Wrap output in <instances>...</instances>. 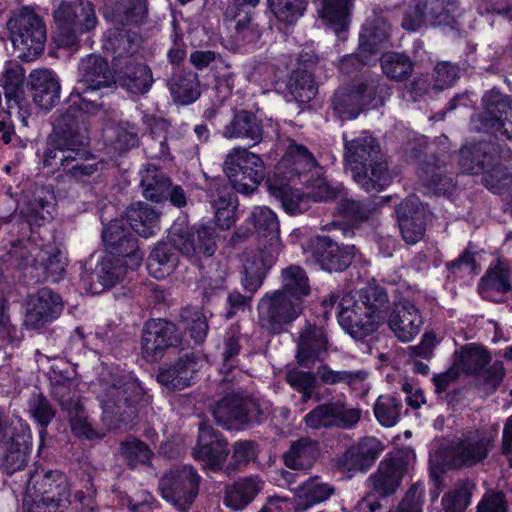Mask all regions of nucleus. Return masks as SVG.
<instances>
[{
    "label": "nucleus",
    "instance_id": "obj_1",
    "mask_svg": "<svg viewBox=\"0 0 512 512\" xmlns=\"http://www.w3.org/2000/svg\"><path fill=\"white\" fill-rule=\"evenodd\" d=\"M88 137L79 120L70 114H61L54 125V133L47 139L43 152L44 167L53 171L62 168L65 175L77 182H85L104 168V161L85 148Z\"/></svg>",
    "mask_w": 512,
    "mask_h": 512
},
{
    "label": "nucleus",
    "instance_id": "obj_2",
    "mask_svg": "<svg viewBox=\"0 0 512 512\" xmlns=\"http://www.w3.org/2000/svg\"><path fill=\"white\" fill-rule=\"evenodd\" d=\"M335 304L340 326L353 338L361 340L374 333L386 320L389 297L384 288L368 286L361 290L358 300L346 293L341 299L332 295L329 302H322L325 308Z\"/></svg>",
    "mask_w": 512,
    "mask_h": 512
},
{
    "label": "nucleus",
    "instance_id": "obj_3",
    "mask_svg": "<svg viewBox=\"0 0 512 512\" xmlns=\"http://www.w3.org/2000/svg\"><path fill=\"white\" fill-rule=\"evenodd\" d=\"M345 160L353 180L366 192H380L392 182V175L380 145L370 135L345 138Z\"/></svg>",
    "mask_w": 512,
    "mask_h": 512
},
{
    "label": "nucleus",
    "instance_id": "obj_4",
    "mask_svg": "<svg viewBox=\"0 0 512 512\" xmlns=\"http://www.w3.org/2000/svg\"><path fill=\"white\" fill-rule=\"evenodd\" d=\"M115 84L107 60L99 55H88L79 66V86L74 88L67 99L68 108L63 114L79 120L82 114L95 115L103 107L99 91Z\"/></svg>",
    "mask_w": 512,
    "mask_h": 512
},
{
    "label": "nucleus",
    "instance_id": "obj_5",
    "mask_svg": "<svg viewBox=\"0 0 512 512\" xmlns=\"http://www.w3.org/2000/svg\"><path fill=\"white\" fill-rule=\"evenodd\" d=\"M410 455L404 451H397L387 455L380 461L377 469L369 475L366 485L370 493L359 503L360 512H375L381 508L377 498H386L394 495L400 488L402 480L408 471Z\"/></svg>",
    "mask_w": 512,
    "mask_h": 512
},
{
    "label": "nucleus",
    "instance_id": "obj_6",
    "mask_svg": "<svg viewBox=\"0 0 512 512\" xmlns=\"http://www.w3.org/2000/svg\"><path fill=\"white\" fill-rule=\"evenodd\" d=\"M169 240L176 250L199 268H202V260L209 259L217 250L215 228L205 224L190 226L186 218L174 221Z\"/></svg>",
    "mask_w": 512,
    "mask_h": 512
},
{
    "label": "nucleus",
    "instance_id": "obj_7",
    "mask_svg": "<svg viewBox=\"0 0 512 512\" xmlns=\"http://www.w3.org/2000/svg\"><path fill=\"white\" fill-rule=\"evenodd\" d=\"M7 28L19 58L31 61L42 53L46 28L43 20L32 9L23 7L14 11L7 22Z\"/></svg>",
    "mask_w": 512,
    "mask_h": 512
},
{
    "label": "nucleus",
    "instance_id": "obj_8",
    "mask_svg": "<svg viewBox=\"0 0 512 512\" xmlns=\"http://www.w3.org/2000/svg\"><path fill=\"white\" fill-rule=\"evenodd\" d=\"M223 171L234 189L245 195L253 193L265 177L262 158L244 147L229 151L223 162Z\"/></svg>",
    "mask_w": 512,
    "mask_h": 512
},
{
    "label": "nucleus",
    "instance_id": "obj_9",
    "mask_svg": "<svg viewBox=\"0 0 512 512\" xmlns=\"http://www.w3.org/2000/svg\"><path fill=\"white\" fill-rule=\"evenodd\" d=\"M257 309L260 326L268 334L278 335L302 314L303 305L289 295L274 290L262 296Z\"/></svg>",
    "mask_w": 512,
    "mask_h": 512
},
{
    "label": "nucleus",
    "instance_id": "obj_10",
    "mask_svg": "<svg viewBox=\"0 0 512 512\" xmlns=\"http://www.w3.org/2000/svg\"><path fill=\"white\" fill-rule=\"evenodd\" d=\"M201 476L191 465L176 467L166 472L159 480L162 497L185 512L198 497Z\"/></svg>",
    "mask_w": 512,
    "mask_h": 512
},
{
    "label": "nucleus",
    "instance_id": "obj_11",
    "mask_svg": "<svg viewBox=\"0 0 512 512\" xmlns=\"http://www.w3.org/2000/svg\"><path fill=\"white\" fill-rule=\"evenodd\" d=\"M482 107V113L471 117V130L492 133L496 137L511 140L512 131L506 127L505 120L512 111V98L497 88H492L483 95Z\"/></svg>",
    "mask_w": 512,
    "mask_h": 512
},
{
    "label": "nucleus",
    "instance_id": "obj_12",
    "mask_svg": "<svg viewBox=\"0 0 512 512\" xmlns=\"http://www.w3.org/2000/svg\"><path fill=\"white\" fill-rule=\"evenodd\" d=\"M494 441L495 436L484 430L467 431L449 449L445 465L457 470L474 467L488 457Z\"/></svg>",
    "mask_w": 512,
    "mask_h": 512
},
{
    "label": "nucleus",
    "instance_id": "obj_13",
    "mask_svg": "<svg viewBox=\"0 0 512 512\" xmlns=\"http://www.w3.org/2000/svg\"><path fill=\"white\" fill-rule=\"evenodd\" d=\"M98 399L106 413L120 414L122 407H130L142 395V387L136 379L121 374H109L99 380Z\"/></svg>",
    "mask_w": 512,
    "mask_h": 512
},
{
    "label": "nucleus",
    "instance_id": "obj_14",
    "mask_svg": "<svg viewBox=\"0 0 512 512\" xmlns=\"http://www.w3.org/2000/svg\"><path fill=\"white\" fill-rule=\"evenodd\" d=\"M216 423L225 429H240L244 425L259 422L261 410L250 397L233 392L223 397L211 409Z\"/></svg>",
    "mask_w": 512,
    "mask_h": 512
},
{
    "label": "nucleus",
    "instance_id": "obj_15",
    "mask_svg": "<svg viewBox=\"0 0 512 512\" xmlns=\"http://www.w3.org/2000/svg\"><path fill=\"white\" fill-rule=\"evenodd\" d=\"M180 333L172 322L150 319L142 329L141 353L145 360L157 362L170 347L178 345Z\"/></svg>",
    "mask_w": 512,
    "mask_h": 512
},
{
    "label": "nucleus",
    "instance_id": "obj_16",
    "mask_svg": "<svg viewBox=\"0 0 512 512\" xmlns=\"http://www.w3.org/2000/svg\"><path fill=\"white\" fill-rule=\"evenodd\" d=\"M93 257L92 255L89 259L80 261L82 268L80 279L88 292L99 294L105 289L113 287L125 277L126 267L124 263L121 259L112 258L111 256L103 257L101 261H97L95 269L90 271Z\"/></svg>",
    "mask_w": 512,
    "mask_h": 512
},
{
    "label": "nucleus",
    "instance_id": "obj_17",
    "mask_svg": "<svg viewBox=\"0 0 512 512\" xmlns=\"http://www.w3.org/2000/svg\"><path fill=\"white\" fill-rule=\"evenodd\" d=\"M62 311L61 296L50 288H41L27 298L24 325L30 330L43 328L56 320Z\"/></svg>",
    "mask_w": 512,
    "mask_h": 512
},
{
    "label": "nucleus",
    "instance_id": "obj_18",
    "mask_svg": "<svg viewBox=\"0 0 512 512\" xmlns=\"http://www.w3.org/2000/svg\"><path fill=\"white\" fill-rule=\"evenodd\" d=\"M281 248L263 244L243 255L241 284L246 292L254 294L262 286L268 271L276 263Z\"/></svg>",
    "mask_w": 512,
    "mask_h": 512
},
{
    "label": "nucleus",
    "instance_id": "obj_19",
    "mask_svg": "<svg viewBox=\"0 0 512 512\" xmlns=\"http://www.w3.org/2000/svg\"><path fill=\"white\" fill-rule=\"evenodd\" d=\"M135 232L124 218L115 219L104 226L102 239L107 251L116 257L129 258L133 265L138 266L143 259Z\"/></svg>",
    "mask_w": 512,
    "mask_h": 512
},
{
    "label": "nucleus",
    "instance_id": "obj_20",
    "mask_svg": "<svg viewBox=\"0 0 512 512\" xmlns=\"http://www.w3.org/2000/svg\"><path fill=\"white\" fill-rule=\"evenodd\" d=\"M229 455L227 441L212 427L202 423L199 426L198 441L192 450L195 460L213 472L220 471Z\"/></svg>",
    "mask_w": 512,
    "mask_h": 512
},
{
    "label": "nucleus",
    "instance_id": "obj_21",
    "mask_svg": "<svg viewBox=\"0 0 512 512\" xmlns=\"http://www.w3.org/2000/svg\"><path fill=\"white\" fill-rule=\"evenodd\" d=\"M27 491L34 492V501L46 506H59L68 498L66 481L61 472H34L27 482Z\"/></svg>",
    "mask_w": 512,
    "mask_h": 512
},
{
    "label": "nucleus",
    "instance_id": "obj_22",
    "mask_svg": "<svg viewBox=\"0 0 512 512\" xmlns=\"http://www.w3.org/2000/svg\"><path fill=\"white\" fill-rule=\"evenodd\" d=\"M387 323L398 340L410 342L419 334L423 318L414 303L400 300L394 303Z\"/></svg>",
    "mask_w": 512,
    "mask_h": 512
},
{
    "label": "nucleus",
    "instance_id": "obj_23",
    "mask_svg": "<svg viewBox=\"0 0 512 512\" xmlns=\"http://www.w3.org/2000/svg\"><path fill=\"white\" fill-rule=\"evenodd\" d=\"M402 238L407 244H415L425 232V211L417 196L402 201L396 210Z\"/></svg>",
    "mask_w": 512,
    "mask_h": 512
},
{
    "label": "nucleus",
    "instance_id": "obj_24",
    "mask_svg": "<svg viewBox=\"0 0 512 512\" xmlns=\"http://www.w3.org/2000/svg\"><path fill=\"white\" fill-rule=\"evenodd\" d=\"M55 211V195L50 186H36L24 197L19 207L20 215L29 224L41 225L53 218Z\"/></svg>",
    "mask_w": 512,
    "mask_h": 512
},
{
    "label": "nucleus",
    "instance_id": "obj_25",
    "mask_svg": "<svg viewBox=\"0 0 512 512\" xmlns=\"http://www.w3.org/2000/svg\"><path fill=\"white\" fill-rule=\"evenodd\" d=\"M222 135L226 139H237L253 147L262 142L264 126L255 113L248 110L237 111L223 128Z\"/></svg>",
    "mask_w": 512,
    "mask_h": 512
},
{
    "label": "nucleus",
    "instance_id": "obj_26",
    "mask_svg": "<svg viewBox=\"0 0 512 512\" xmlns=\"http://www.w3.org/2000/svg\"><path fill=\"white\" fill-rule=\"evenodd\" d=\"M115 70V84L136 95L147 93L153 83L151 68L143 62L129 60L123 62Z\"/></svg>",
    "mask_w": 512,
    "mask_h": 512
},
{
    "label": "nucleus",
    "instance_id": "obj_27",
    "mask_svg": "<svg viewBox=\"0 0 512 512\" xmlns=\"http://www.w3.org/2000/svg\"><path fill=\"white\" fill-rule=\"evenodd\" d=\"M198 363V358L193 353H187L169 366L161 368L157 381L171 390L185 389L193 383Z\"/></svg>",
    "mask_w": 512,
    "mask_h": 512
},
{
    "label": "nucleus",
    "instance_id": "obj_28",
    "mask_svg": "<svg viewBox=\"0 0 512 512\" xmlns=\"http://www.w3.org/2000/svg\"><path fill=\"white\" fill-rule=\"evenodd\" d=\"M29 85L34 103L42 109L54 107L60 98V83L48 69H36L29 75Z\"/></svg>",
    "mask_w": 512,
    "mask_h": 512
},
{
    "label": "nucleus",
    "instance_id": "obj_29",
    "mask_svg": "<svg viewBox=\"0 0 512 512\" xmlns=\"http://www.w3.org/2000/svg\"><path fill=\"white\" fill-rule=\"evenodd\" d=\"M17 423L20 429L8 439V446L1 464L3 472L8 475L25 467L30 451L31 435L29 426L23 420H17Z\"/></svg>",
    "mask_w": 512,
    "mask_h": 512
},
{
    "label": "nucleus",
    "instance_id": "obj_30",
    "mask_svg": "<svg viewBox=\"0 0 512 512\" xmlns=\"http://www.w3.org/2000/svg\"><path fill=\"white\" fill-rule=\"evenodd\" d=\"M24 79V70L18 64H13L6 68L2 78V87L8 113H16L22 117L28 113L29 106L24 96Z\"/></svg>",
    "mask_w": 512,
    "mask_h": 512
},
{
    "label": "nucleus",
    "instance_id": "obj_31",
    "mask_svg": "<svg viewBox=\"0 0 512 512\" xmlns=\"http://www.w3.org/2000/svg\"><path fill=\"white\" fill-rule=\"evenodd\" d=\"M50 382L52 385V396L69 419L85 410L83 399L75 390V385L70 376L64 375L62 372L58 374L53 369L50 374Z\"/></svg>",
    "mask_w": 512,
    "mask_h": 512
},
{
    "label": "nucleus",
    "instance_id": "obj_32",
    "mask_svg": "<svg viewBox=\"0 0 512 512\" xmlns=\"http://www.w3.org/2000/svg\"><path fill=\"white\" fill-rule=\"evenodd\" d=\"M510 273L508 262L497 259L495 263L489 266L485 275L479 281L478 290L480 295L486 300L498 302L496 294H506L512 290Z\"/></svg>",
    "mask_w": 512,
    "mask_h": 512
},
{
    "label": "nucleus",
    "instance_id": "obj_33",
    "mask_svg": "<svg viewBox=\"0 0 512 512\" xmlns=\"http://www.w3.org/2000/svg\"><path fill=\"white\" fill-rule=\"evenodd\" d=\"M498 158L497 146L488 142L463 146L459 151V165L463 172L469 174L482 173L487 165H492Z\"/></svg>",
    "mask_w": 512,
    "mask_h": 512
},
{
    "label": "nucleus",
    "instance_id": "obj_34",
    "mask_svg": "<svg viewBox=\"0 0 512 512\" xmlns=\"http://www.w3.org/2000/svg\"><path fill=\"white\" fill-rule=\"evenodd\" d=\"M166 86L174 103L190 105L201 96L198 74L191 70L173 73L167 80Z\"/></svg>",
    "mask_w": 512,
    "mask_h": 512
},
{
    "label": "nucleus",
    "instance_id": "obj_35",
    "mask_svg": "<svg viewBox=\"0 0 512 512\" xmlns=\"http://www.w3.org/2000/svg\"><path fill=\"white\" fill-rule=\"evenodd\" d=\"M362 416V410L343 400H330L322 404V428L351 429Z\"/></svg>",
    "mask_w": 512,
    "mask_h": 512
},
{
    "label": "nucleus",
    "instance_id": "obj_36",
    "mask_svg": "<svg viewBox=\"0 0 512 512\" xmlns=\"http://www.w3.org/2000/svg\"><path fill=\"white\" fill-rule=\"evenodd\" d=\"M126 223L138 235L149 238L159 230V212L145 202H137L126 210Z\"/></svg>",
    "mask_w": 512,
    "mask_h": 512
},
{
    "label": "nucleus",
    "instance_id": "obj_37",
    "mask_svg": "<svg viewBox=\"0 0 512 512\" xmlns=\"http://www.w3.org/2000/svg\"><path fill=\"white\" fill-rule=\"evenodd\" d=\"M391 35V26L382 16L374 14L363 25L359 34V50L361 53L373 56L381 44L388 41Z\"/></svg>",
    "mask_w": 512,
    "mask_h": 512
},
{
    "label": "nucleus",
    "instance_id": "obj_38",
    "mask_svg": "<svg viewBox=\"0 0 512 512\" xmlns=\"http://www.w3.org/2000/svg\"><path fill=\"white\" fill-rule=\"evenodd\" d=\"M81 0L62 2L53 12L55 24L59 30V44L66 48L76 46L75 16L82 13Z\"/></svg>",
    "mask_w": 512,
    "mask_h": 512
},
{
    "label": "nucleus",
    "instance_id": "obj_39",
    "mask_svg": "<svg viewBox=\"0 0 512 512\" xmlns=\"http://www.w3.org/2000/svg\"><path fill=\"white\" fill-rule=\"evenodd\" d=\"M423 185L434 190L435 193L445 194L454 188V180L448 173L445 161L437 157L424 162L418 170Z\"/></svg>",
    "mask_w": 512,
    "mask_h": 512
},
{
    "label": "nucleus",
    "instance_id": "obj_40",
    "mask_svg": "<svg viewBox=\"0 0 512 512\" xmlns=\"http://www.w3.org/2000/svg\"><path fill=\"white\" fill-rule=\"evenodd\" d=\"M280 288L276 289L303 305L311 294V286L306 271L298 265L283 268L280 273Z\"/></svg>",
    "mask_w": 512,
    "mask_h": 512
},
{
    "label": "nucleus",
    "instance_id": "obj_41",
    "mask_svg": "<svg viewBox=\"0 0 512 512\" xmlns=\"http://www.w3.org/2000/svg\"><path fill=\"white\" fill-rule=\"evenodd\" d=\"M354 0H322V25L339 35L348 30Z\"/></svg>",
    "mask_w": 512,
    "mask_h": 512
},
{
    "label": "nucleus",
    "instance_id": "obj_42",
    "mask_svg": "<svg viewBox=\"0 0 512 512\" xmlns=\"http://www.w3.org/2000/svg\"><path fill=\"white\" fill-rule=\"evenodd\" d=\"M248 221L253 224L258 237L266 240V245L281 248L279 221L270 208L266 206L255 207Z\"/></svg>",
    "mask_w": 512,
    "mask_h": 512
},
{
    "label": "nucleus",
    "instance_id": "obj_43",
    "mask_svg": "<svg viewBox=\"0 0 512 512\" xmlns=\"http://www.w3.org/2000/svg\"><path fill=\"white\" fill-rule=\"evenodd\" d=\"M206 197L215 212V218L222 228H229L231 221L229 220L230 206L229 193L224 179L215 177L208 179L204 187Z\"/></svg>",
    "mask_w": 512,
    "mask_h": 512
},
{
    "label": "nucleus",
    "instance_id": "obj_44",
    "mask_svg": "<svg viewBox=\"0 0 512 512\" xmlns=\"http://www.w3.org/2000/svg\"><path fill=\"white\" fill-rule=\"evenodd\" d=\"M170 179L154 165H147L140 171V187L143 196L152 202L159 203L166 200Z\"/></svg>",
    "mask_w": 512,
    "mask_h": 512
},
{
    "label": "nucleus",
    "instance_id": "obj_45",
    "mask_svg": "<svg viewBox=\"0 0 512 512\" xmlns=\"http://www.w3.org/2000/svg\"><path fill=\"white\" fill-rule=\"evenodd\" d=\"M318 92V86L313 75L307 70L294 71L287 82L284 97L286 101L307 103Z\"/></svg>",
    "mask_w": 512,
    "mask_h": 512
},
{
    "label": "nucleus",
    "instance_id": "obj_46",
    "mask_svg": "<svg viewBox=\"0 0 512 512\" xmlns=\"http://www.w3.org/2000/svg\"><path fill=\"white\" fill-rule=\"evenodd\" d=\"M263 482L257 477H247L227 487L225 491V504L234 509L240 510L247 506L255 496L262 490Z\"/></svg>",
    "mask_w": 512,
    "mask_h": 512
},
{
    "label": "nucleus",
    "instance_id": "obj_47",
    "mask_svg": "<svg viewBox=\"0 0 512 512\" xmlns=\"http://www.w3.org/2000/svg\"><path fill=\"white\" fill-rule=\"evenodd\" d=\"M319 455L318 442L301 438L292 443L289 451L283 455L285 465L293 470L310 468Z\"/></svg>",
    "mask_w": 512,
    "mask_h": 512
},
{
    "label": "nucleus",
    "instance_id": "obj_48",
    "mask_svg": "<svg viewBox=\"0 0 512 512\" xmlns=\"http://www.w3.org/2000/svg\"><path fill=\"white\" fill-rule=\"evenodd\" d=\"M354 246H339L331 238L322 236V270L339 272L352 262Z\"/></svg>",
    "mask_w": 512,
    "mask_h": 512
},
{
    "label": "nucleus",
    "instance_id": "obj_49",
    "mask_svg": "<svg viewBox=\"0 0 512 512\" xmlns=\"http://www.w3.org/2000/svg\"><path fill=\"white\" fill-rule=\"evenodd\" d=\"M105 47L113 54V67L116 68L123 62L137 60L135 54L140 47V42L135 33L120 30L109 38Z\"/></svg>",
    "mask_w": 512,
    "mask_h": 512
},
{
    "label": "nucleus",
    "instance_id": "obj_50",
    "mask_svg": "<svg viewBox=\"0 0 512 512\" xmlns=\"http://www.w3.org/2000/svg\"><path fill=\"white\" fill-rule=\"evenodd\" d=\"M455 356L454 366L457 370L472 375L479 373L491 361L488 352L474 343L463 346L459 352L455 353Z\"/></svg>",
    "mask_w": 512,
    "mask_h": 512
},
{
    "label": "nucleus",
    "instance_id": "obj_51",
    "mask_svg": "<svg viewBox=\"0 0 512 512\" xmlns=\"http://www.w3.org/2000/svg\"><path fill=\"white\" fill-rule=\"evenodd\" d=\"M422 6L426 20L433 26L455 24L454 14L458 9L457 0H417Z\"/></svg>",
    "mask_w": 512,
    "mask_h": 512
},
{
    "label": "nucleus",
    "instance_id": "obj_52",
    "mask_svg": "<svg viewBox=\"0 0 512 512\" xmlns=\"http://www.w3.org/2000/svg\"><path fill=\"white\" fill-rule=\"evenodd\" d=\"M39 256L40 262L37 270L39 271L37 278L54 283L62 280L67 266V259L63 253L59 249L51 247L49 249H43V252L40 253Z\"/></svg>",
    "mask_w": 512,
    "mask_h": 512
},
{
    "label": "nucleus",
    "instance_id": "obj_53",
    "mask_svg": "<svg viewBox=\"0 0 512 512\" xmlns=\"http://www.w3.org/2000/svg\"><path fill=\"white\" fill-rule=\"evenodd\" d=\"M320 334L315 324L306 322L298 339L297 360L302 367H309L319 358Z\"/></svg>",
    "mask_w": 512,
    "mask_h": 512
},
{
    "label": "nucleus",
    "instance_id": "obj_54",
    "mask_svg": "<svg viewBox=\"0 0 512 512\" xmlns=\"http://www.w3.org/2000/svg\"><path fill=\"white\" fill-rule=\"evenodd\" d=\"M281 164L289 169L291 174L301 176L314 169L317 162L305 146L292 142L287 147Z\"/></svg>",
    "mask_w": 512,
    "mask_h": 512
},
{
    "label": "nucleus",
    "instance_id": "obj_55",
    "mask_svg": "<svg viewBox=\"0 0 512 512\" xmlns=\"http://www.w3.org/2000/svg\"><path fill=\"white\" fill-rule=\"evenodd\" d=\"M380 65L383 73L394 81H403L414 71L413 61L403 52H385L380 57Z\"/></svg>",
    "mask_w": 512,
    "mask_h": 512
},
{
    "label": "nucleus",
    "instance_id": "obj_56",
    "mask_svg": "<svg viewBox=\"0 0 512 512\" xmlns=\"http://www.w3.org/2000/svg\"><path fill=\"white\" fill-rule=\"evenodd\" d=\"M476 485L472 480L464 479L455 483L453 488L441 499L444 512H464L471 503Z\"/></svg>",
    "mask_w": 512,
    "mask_h": 512
},
{
    "label": "nucleus",
    "instance_id": "obj_57",
    "mask_svg": "<svg viewBox=\"0 0 512 512\" xmlns=\"http://www.w3.org/2000/svg\"><path fill=\"white\" fill-rule=\"evenodd\" d=\"M307 0H267V6L277 22L295 24L306 10Z\"/></svg>",
    "mask_w": 512,
    "mask_h": 512
},
{
    "label": "nucleus",
    "instance_id": "obj_58",
    "mask_svg": "<svg viewBox=\"0 0 512 512\" xmlns=\"http://www.w3.org/2000/svg\"><path fill=\"white\" fill-rule=\"evenodd\" d=\"M360 104L365 107H378L384 104L388 86L380 78H366L355 84Z\"/></svg>",
    "mask_w": 512,
    "mask_h": 512
},
{
    "label": "nucleus",
    "instance_id": "obj_59",
    "mask_svg": "<svg viewBox=\"0 0 512 512\" xmlns=\"http://www.w3.org/2000/svg\"><path fill=\"white\" fill-rule=\"evenodd\" d=\"M271 196L279 201L289 214L303 213L306 210L305 197L287 184L269 183Z\"/></svg>",
    "mask_w": 512,
    "mask_h": 512
},
{
    "label": "nucleus",
    "instance_id": "obj_60",
    "mask_svg": "<svg viewBox=\"0 0 512 512\" xmlns=\"http://www.w3.org/2000/svg\"><path fill=\"white\" fill-rule=\"evenodd\" d=\"M402 401L392 395H380L376 400L374 415L383 427L395 426L402 415Z\"/></svg>",
    "mask_w": 512,
    "mask_h": 512
},
{
    "label": "nucleus",
    "instance_id": "obj_61",
    "mask_svg": "<svg viewBox=\"0 0 512 512\" xmlns=\"http://www.w3.org/2000/svg\"><path fill=\"white\" fill-rule=\"evenodd\" d=\"M334 110L342 119H354L364 108L360 104L359 94L355 85L339 89L332 101Z\"/></svg>",
    "mask_w": 512,
    "mask_h": 512
},
{
    "label": "nucleus",
    "instance_id": "obj_62",
    "mask_svg": "<svg viewBox=\"0 0 512 512\" xmlns=\"http://www.w3.org/2000/svg\"><path fill=\"white\" fill-rule=\"evenodd\" d=\"M168 124L163 119H156L150 127V133L145 144V152L152 159H159L169 154L167 144Z\"/></svg>",
    "mask_w": 512,
    "mask_h": 512
},
{
    "label": "nucleus",
    "instance_id": "obj_63",
    "mask_svg": "<svg viewBox=\"0 0 512 512\" xmlns=\"http://www.w3.org/2000/svg\"><path fill=\"white\" fill-rule=\"evenodd\" d=\"M351 448L362 472L368 471L384 450L382 442L373 436L361 438Z\"/></svg>",
    "mask_w": 512,
    "mask_h": 512
},
{
    "label": "nucleus",
    "instance_id": "obj_64",
    "mask_svg": "<svg viewBox=\"0 0 512 512\" xmlns=\"http://www.w3.org/2000/svg\"><path fill=\"white\" fill-rule=\"evenodd\" d=\"M175 253L167 244L160 242L151 251L148 259V269L155 278H161L175 266Z\"/></svg>",
    "mask_w": 512,
    "mask_h": 512
}]
</instances>
